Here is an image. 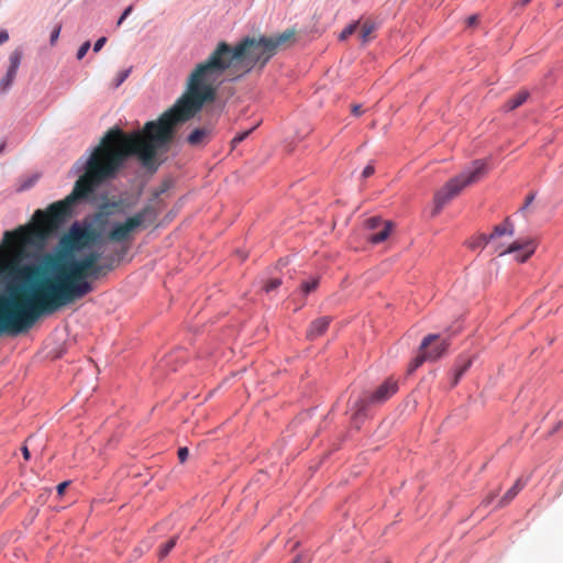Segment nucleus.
Segmentation results:
<instances>
[{
    "mask_svg": "<svg viewBox=\"0 0 563 563\" xmlns=\"http://www.w3.org/2000/svg\"><path fill=\"white\" fill-rule=\"evenodd\" d=\"M295 35L287 30L276 36L245 37L234 47L220 42L210 56L198 64L187 79L186 90L175 104L156 121L146 122L142 131L125 133L112 128L99 145L121 170L131 156H136L146 168H156V155L167 150L177 125L192 119L207 102H212L224 73L230 68L251 71L263 68L277 49Z\"/></svg>",
    "mask_w": 563,
    "mask_h": 563,
    "instance_id": "1",
    "label": "nucleus"
},
{
    "mask_svg": "<svg viewBox=\"0 0 563 563\" xmlns=\"http://www.w3.org/2000/svg\"><path fill=\"white\" fill-rule=\"evenodd\" d=\"M74 168L82 174L69 195L51 203L45 210L37 209L32 227L4 232L5 246L0 249V276L32 273L33 268L23 266L30 256L29 247L44 245L73 217L79 202L90 199L100 186L115 178L120 172L115 161L109 158L99 144L87 158L78 159Z\"/></svg>",
    "mask_w": 563,
    "mask_h": 563,
    "instance_id": "2",
    "label": "nucleus"
},
{
    "mask_svg": "<svg viewBox=\"0 0 563 563\" xmlns=\"http://www.w3.org/2000/svg\"><path fill=\"white\" fill-rule=\"evenodd\" d=\"M60 309V306L38 279L29 291L0 296V334L18 335L27 332L45 314Z\"/></svg>",
    "mask_w": 563,
    "mask_h": 563,
    "instance_id": "3",
    "label": "nucleus"
},
{
    "mask_svg": "<svg viewBox=\"0 0 563 563\" xmlns=\"http://www.w3.org/2000/svg\"><path fill=\"white\" fill-rule=\"evenodd\" d=\"M46 263L53 269V274L43 277L42 280L60 308L92 291L93 287L88 278H99L81 258L67 260L66 257L51 256Z\"/></svg>",
    "mask_w": 563,
    "mask_h": 563,
    "instance_id": "4",
    "label": "nucleus"
},
{
    "mask_svg": "<svg viewBox=\"0 0 563 563\" xmlns=\"http://www.w3.org/2000/svg\"><path fill=\"white\" fill-rule=\"evenodd\" d=\"M485 173L486 164L482 161H475L472 167L446 181L443 187L434 194L432 217L438 216L441 209L455 198L466 186L477 183Z\"/></svg>",
    "mask_w": 563,
    "mask_h": 563,
    "instance_id": "5",
    "label": "nucleus"
},
{
    "mask_svg": "<svg viewBox=\"0 0 563 563\" xmlns=\"http://www.w3.org/2000/svg\"><path fill=\"white\" fill-rule=\"evenodd\" d=\"M100 233L90 223L74 222L58 241L59 254L56 257L71 256L98 242Z\"/></svg>",
    "mask_w": 563,
    "mask_h": 563,
    "instance_id": "6",
    "label": "nucleus"
},
{
    "mask_svg": "<svg viewBox=\"0 0 563 563\" xmlns=\"http://www.w3.org/2000/svg\"><path fill=\"white\" fill-rule=\"evenodd\" d=\"M449 345V340L441 339L438 334L424 336L419 346V353L409 364L408 372L411 373L416 371L427 361H438L446 353Z\"/></svg>",
    "mask_w": 563,
    "mask_h": 563,
    "instance_id": "7",
    "label": "nucleus"
},
{
    "mask_svg": "<svg viewBox=\"0 0 563 563\" xmlns=\"http://www.w3.org/2000/svg\"><path fill=\"white\" fill-rule=\"evenodd\" d=\"M398 390L397 382L391 378L386 379L380 386L377 387L375 391L371 395H364L360 397L353 405V416L355 418L363 415L369 405H378L383 404L387 399H389L393 395H395Z\"/></svg>",
    "mask_w": 563,
    "mask_h": 563,
    "instance_id": "8",
    "label": "nucleus"
},
{
    "mask_svg": "<svg viewBox=\"0 0 563 563\" xmlns=\"http://www.w3.org/2000/svg\"><path fill=\"white\" fill-rule=\"evenodd\" d=\"M151 214H153V208L145 207L124 222L114 224L108 233V240L113 242L129 240L131 234L141 228Z\"/></svg>",
    "mask_w": 563,
    "mask_h": 563,
    "instance_id": "9",
    "label": "nucleus"
},
{
    "mask_svg": "<svg viewBox=\"0 0 563 563\" xmlns=\"http://www.w3.org/2000/svg\"><path fill=\"white\" fill-rule=\"evenodd\" d=\"M537 243L532 239L517 240L512 242L506 250L499 252V255L507 253H517L516 260L525 263L536 251Z\"/></svg>",
    "mask_w": 563,
    "mask_h": 563,
    "instance_id": "10",
    "label": "nucleus"
},
{
    "mask_svg": "<svg viewBox=\"0 0 563 563\" xmlns=\"http://www.w3.org/2000/svg\"><path fill=\"white\" fill-rule=\"evenodd\" d=\"M99 258L100 254L98 252H90L81 257L87 267L95 272L98 277L106 275L115 267V260L113 257H107L106 262L102 264L98 263Z\"/></svg>",
    "mask_w": 563,
    "mask_h": 563,
    "instance_id": "11",
    "label": "nucleus"
},
{
    "mask_svg": "<svg viewBox=\"0 0 563 563\" xmlns=\"http://www.w3.org/2000/svg\"><path fill=\"white\" fill-rule=\"evenodd\" d=\"M213 137V125L206 124L203 126L195 128L187 136V143L192 147H203Z\"/></svg>",
    "mask_w": 563,
    "mask_h": 563,
    "instance_id": "12",
    "label": "nucleus"
},
{
    "mask_svg": "<svg viewBox=\"0 0 563 563\" xmlns=\"http://www.w3.org/2000/svg\"><path fill=\"white\" fill-rule=\"evenodd\" d=\"M21 59L22 52L20 49H15L10 54V66L7 70L5 76L0 80V93H4L11 87L16 76Z\"/></svg>",
    "mask_w": 563,
    "mask_h": 563,
    "instance_id": "13",
    "label": "nucleus"
},
{
    "mask_svg": "<svg viewBox=\"0 0 563 563\" xmlns=\"http://www.w3.org/2000/svg\"><path fill=\"white\" fill-rule=\"evenodd\" d=\"M330 323H331L330 317L317 318L316 320H313L310 323V325L307 330V334H306L307 338L309 340H314V339L321 336L328 330Z\"/></svg>",
    "mask_w": 563,
    "mask_h": 563,
    "instance_id": "14",
    "label": "nucleus"
},
{
    "mask_svg": "<svg viewBox=\"0 0 563 563\" xmlns=\"http://www.w3.org/2000/svg\"><path fill=\"white\" fill-rule=\"evenodd\" d=\"M472 365V358L468 356H461L457 358L455 367H454V379L452 385L455 386L461 377L465 374V372Z\"/></svg>",
    "mask_w": 563,
    "mask_h": 563,
    "instance_id": "15",
    "label": "nucleus"
},
{
    "mask_svg": "<svg viewBox=\"0 0 563 563\" xmlns=\"http://www.w3.org/2000/svg\"><path fill=\"white\" fill-rule=\"evenodd\" d=\"M528 97L529 92L527 90H520L514 97L508 99V101L504 104V109L506 111H512L523 104Z\"/></svg>",
    "mask_w": 563,
    "mask_h": 563,
    "instance_id": "16",
    "label": "nucleus"
},
{
    "mask_svg": "<svg viewBox=\"0 0 563 563\" xmlns=\"http://www.w3.org/2000/svg\"><path fill=\"white\" fill-rule=\"evenodd\" d=\"M523 486H525V483L520 478H518L515 482V484L501 497V499L499 501V506L503 507V506L507 505L508 503H510L518 495V493L523 488Z\"/></svg>",
    "mask_w": 563,
    "mask_h": 563,
    "instance_id": "17",
    "label": "nucleus"
},
{
    "mask_svg": "<svg viewBox=\"0 0 563 563\" xmlns=\"http://www.w3.org/2000/svg\"><path fill=\"white\" fill-rule=\"evenodd\" d=\"M390 227L391 225L389 222L385 223L377 232L368 234L367 240L373 244H379L384 242L389 235Z\"/></svg>",
    "mask_w": 563,
    "mask_h": 563,
    "instance_id": "18",
    "label": "nucleus"
},
{
    "mask_svg": "<svg viewBox=\"0 0 563 563\" xmlns=\"http://www.w3.org/2000/svg\"><path fill=\"white\" fill-rule=\"evenodd\" d=\"M504 234L514 235V225L509 219H506L504 223L496 225L490 233V236L492 240H494L495 238L501 236Z\"/></svg>",
    "mask_w": 563,
    "mask_h": 563,
    "instance_id": "19",
    "label": "nucleus"
},
{
    "mask_svg": "<svg viewBox=\"0 0 563 563\" xmlns=\"http://www.w3.org/2000/svg\"><path fill=\"white\" fill-rule=\"evenodd\" d=\"M377 29V24L371 20H366L361 25L360 36L363 43L371 40L372 33Z\"/></svg>",
    "mask_w": 563,
    "mask_h": 563,
    "instance_id": "20",
    "label": "nucleus"
},
{
    "mask_svg": "<svg viewBox=\"0 0 563 563\" xmlns=\"http://www.w3.org/2000/svg\"><path fill=\"white\" fill-rule=\"evenodd\" d=\"M492 241L490 234H479L470 242L471 249H483Z\"/></svg>",
    "mask_w": 563,
    "mask_h": 563,
    "instance_id": "21",
    "label": "nucleus"
},
{
    "mask_svg": "<svg viewBox=\"0 0 563 563\" xmlns=\"http://www.w3.org/2000/svg\"><path fill=\"white\" fill-rule=\"evenodd\" d=\"M177 543V537L170 538L167 542H165L159 549V558L164 559L168 555V553L174 549Z\"/></svg>",
    "mask_w": 563,
    "mask_h": 563,
    "instance_id": "22",
    "label": "nucleus"
},
{
    "mask_svg": "<svg viewBox=\"0 0 563 563\" xmlns=\"http://www.w3.org/2000/svg\"><path fill=\"white\" fill-rule=\"evenodd\" d=\"M318 285H319V279L311 278L310 280L302 282L300 288L305 295H308L311 291H313L318 287Z\"/></svg>",
    "mask_w": 563,
    "mask_h": 563,
    "instance_id": "23",
    "label": "nucleus"
},
{
    "mask_svg": "<svg viewBox=\"0 0 563 563\" xmlns=\"http://www.w3.org/2000/svg\"><path fill=\"white\" fill-rule=\"evenodd\" d=\"M131 70H132V67L119 71L114 78L113 88L120 87L126 80V78L130 76Z\"/></svg>",
    "mask_w": 563,
    "mask_h": 563,
    "instance_id": "24",
    "label": "nucleus"
},
{
    "mask_svg": "<svg viewBox=\"0 0 563 563\" xmlns=\"http://www.w3.org/2000/svg\"><path fill=\"white\" fill-rule=\"evenodd\" d=\"M386 222H384L378 217H372L365 221V225L368 230H378L380 227H383Z\"/></svg>",
    "mask_w": 563,
    "mask_h": 563,
    "instance_id": "25",
    "label": "nucleus"
},
{
    "mask_svg": "<svg viewBox=\"0 0 563 563\" xmlns=\"http://www.w3.org/2000/svg\"><path fill=\"white\" fill-rule=\"evenodd\" d=\"M358 22L349 24L340 34L339 40L344 41L351 36L357 29Z\"/></svg>",
    "mask_w": 563,
    "mask_h": 563,
    "instance_id": "26",
    "label": "nucleus"
},
{
    "mask_svg": "<svg viewBox=\"0 0 563 563\" xmlns=\"http://www.w3.org/2000/svg\"><path fill=\"white\" fill-rule=\"evenodd\" d=\"M280 285L282 280L279 278H273L265 284L264 289L266 292H269L278 288Z\"/></svg>",
    "mask_w": 563,
    "mask_h": 563,
    "instance_id": "27",
    "label": "nucleus"
},
{
    "mask_svg": "<svg viewBox=\"0 0 563 563\" xmlns=\"http://www.w3.org/2000/svg\"><path fill=\"white\" fill-rule=\"evenodd\" d=\"M90 48V42L89 41H86L78 49L77 52V58L78 59H81L84 58V56L87 54V52L89 51Z\"/></svg>",
    "mask_w": 563,
    "mask_h": 563,
    "instance_id": "28",
    "label": "nucleus"
},
{
    "mask_svg": "<svg viewBox=\"0 0 563 563\" xmlns=\"http://www.w3.org/2000/svg\"><path fill=\"white\" fill-rule=\"evenodd\" d=\"M60 30H62L60 24L56 25L55 29L53 30V32L51 34V38H49L51 45H55V43L57 42Z\"/></svg>",
    "mask_w": 563,
    "mask_h": 563,
    "instance_id": "29",
    "label": "nucleus"
},
{
    "mask_svg": "<svg viewBox=\"0 0 563 563\" xmlns=\"http://www.w3.org/2000/svg\"><path fill=\"white\" fill-rule=\"evenodd\" d=\"M177 454H178V459H179L180 463H184L187 460L188 455H189V450L187 448H185V446L184 448H179Z\"/></svg>",
    "mask_w": 563,
    "mask_h": 563,
    "instance_id": "30",
    "label": "nucleus"
},
{
    "mask_svg": "<svg viewBox=\"0 0 563 563\" xmlns=\"http://www.w3.org/2000/svg\"><path fill=\"white\" fill-rule=\"evenodd\" d=\"M133 10V7L132 5H129L124 11L123 13L121 14V16L119 18L118 22H117V25L120 26L123 21L130 15V13L132 12Z\"/></svg>",
    "mask_w": 563,
    "mask_h": 563,
    "instance_id": "31",
    "label": "nucleus"
},
{
    "mask_svg": "<svg viewBox=\"0 0 563 563\" xmlns=\"http://www.w3.org/2000/svg\"><path fill=\"white\" fill-rule=\"evenodd\" d=\"M252 130H249V131H245V132H242L240 134H236L233 140H232V143L235 145L240 142H242L243 140H245L247 137V135L251 133Z\"/></svg>",
    "mask_w": 563,
    "mask_h": 563,
    "instance_id": "32",
    "label": "nucleus"
},
{
    "mask_svg": "<svg viewBox=\"0 0 563 563\" xmlns=\"http://www.w3.org/2000/svg\"><path fill=\"white\" fill-rule=\"evenodd\" d=\"M375 169H374V166L373 165H367L363 172H362V177L363 178H368L371 177L373 174H374Z\"/></svg>",
    "mask_w": 563,
    "mask_h": 563,
    "instance_id": "33",
    "label": "nucleus"
},
{
    "mask_svg": "<svg viewBox=\"0 0 563 563\" xmlns=\"http://www.w3.org/2000/svg\"><path fill=\"white\" fill-rule=\"evenodd\" d=\"M107 42V38L106 37H100L93 45V52H99L103 45L106 44Z\"/></svg>",
    "mask_w": 563,
    "mask_h": 563,
    "instance_id": "34",
    "label": "nucleus"
},
{
    "mask_svg": "<svg viewBox=\"0 0 563 563\" xmlns=\"http://www.w3.org/2000/svg\"><path fill=\"white\" fill-rule=\"evenodd\" d=\"M68 485H69V482H63V483L58 484L57 485V494L59 496H62L65 493V490L68 487Z\"/></svg>",
    "mask_w": 563,
    "mask_h": 563,
    "instance_id": "35",
    "label": "nucleus"
},
{
    "mask_svg": "<svg viewBox=\"0 0 563 563\" xmlns=\"http://www.w3.org/2000/svg\"><path fill=\"white\" fill-rule=\"evenodd\" d=\"M477 22H478V16H477L476 14H474V15H470V16L466 19V24H467V26H473V25H475Z\"/></svg>",
    "mask_w": 563,
    "mask_h": 563,
    "instance_id": "36",
    "label": "nucleus"
},
{
    "mask_svg": "<svg viewBox=\"0 0 563 563\" xmlns=\"http://www.w3.org/2000/svg\"><path fill=\"white\" fill-rule=\"evenodd\" d=\"M352 113L356 117L361 115L363 113L362 106L361 104H353L352 106Z\"/></svg>",
    "mask_w": 563,
    "mask_h": 563,
    "instance_id": "37",
    "label": "nucleus"
},
{
    "mask_svg": "<svg viewBox=\"0 0 563 563\" xmlns=\"http://www.w3.org/2000/svg\"><path fill=\"white\" fill-rule=\"evenodd\" d=\"M9 40V34L7 31H0V45L5 43Z\"/></svg>",
    "mask_w": 563,
    "mask_h": 563,
    "instance_id": "38",
    "label": "nucleus"
},
{
    "mask_svg": "<svg viewBox=\"0 0 563 563\" xmlns=\"http://www.w3.org/2000/svg\"><path fill=\"white\" fill-rule=\"evenodd\" d=\"M533 199H534V194L529 195L526 198L525 205H523V207L521 209L522 210L527 209L529 207V205L533 201Z\"/></svg>",
    "mask_w": 563,
    "mask_h": 563,
    "instance_id": "39",
    "label": "nucleus"
},
{
    "mask_svg": "<svg viewBox=\"0 0 563 563\" xmlns=\"http://www.w3.org/2000/svg\"><path fill=\"white\" fill-rule=\"evenodd\" d=\"M22 453H23V457H24L25 460H29V459H30V451H29L27 446H25V445H24V446L22 448Z\"/></svg>",
    "mask_w": 563,
    "mask_h": 563,
    "instance_id": "40",
    "label": "nucleus"
},
{
    "mask_svg": "<svg viewBox=\"0 0 563 563\" xmlns=\"http://www.w3.org/2000/svg\"><path fill=\"white\" fill-rule=\"evenodd\" d=\"M291 563H301V556L297 555Z\"/></svg>",
    "mask_w": 563,
    "mask_h": 563,
    "instance_id": "41",
    "label": "nucleus"
},
{
    "mask_svg": "<svg viewBox=\"0 0 563 563\" xmlns=\"http://www.w3.org/2000/svg\"><path fill=\"white\" fill-rule=\"evenodd\" d=\"M531 0H519V3L522 4V5H526L530 2Z\"/></svg>",
    "mask_w": 563,
    "mask_h": 563,
    "instance_id": "42",
    "label": "nucleus"
},
{
    "mask_svg": "<svg viewBox=\"0 0 563 563\" xmlns=\"http://www.w3.org/2000/svg\"><path fill=\"white\" fill-rule=\"evenodd\" d=\"M4 147H5V143L3 142L0 144V154L4 151Z\"/></svg>",
    "mask_w": 563,
    "mask_h": 563,
    "instance_id": "43",
    "label": "nucleus"
},
{
    "mask_svg": "<svg viewBox=\"0 0 563 563\" xmlns=\"http://www.w3.org/2000/svg\"><path fill=\"white\" fill-rule=\"evenodd\" d=\"M493 498H494V496H490L489 498H487L486 504H489Z\"/></svg>",
    "mask_w": 563,
    "mask_h": 563,
    "instance_id": "44",
    "label": "nucleus"
}]
</instances>
